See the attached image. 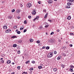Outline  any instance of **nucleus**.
I'll use <instances>...</instances> for the list:
<instances>
[{"instance_id": "nucleus-63", "label": "nucleus", "mask_w": 74, "mask_h": 74, "mask_svg": "<svg viewBox=\"0 0 74 74\" xmlns=\"http://www.w3.org/2000/svg\"><path fill=\"white\" fill-rule=\"evenodd\" d=\"M68 1H71V0H68Z\"/></svg>"}, {"instance_id": "nucleus-39", "label": "nucleus", "mask_w": 74, "mask_h": 74, "mask_svg": "<svg viewBox=\"0 0 74 74\" xmlns=\"http://www.w3.org/2000/svg\"><path fill=\"white\" fill-rule=\"evenodd\" d=\"M54 54H56L57 53V52L56 51H54Z\"/></svg>"}, {"instance_id": "nucleus-8", "label": "nucleus", "mask_w": 74, "mask_h": 74, "mask_svg": "<svg viewBox=\"0 0 74 74\" xmlns=\"http://www.w3.org/2000/svg\"><path fill=\"white\" fill-rule=\"evenodd\" d=\"M3 28L4 29H7V27L6 26V25H5L3 26Z\"/></svg>"}, {"instance_id": "nucleus-2", "label": "nucleus", "mask_w": 74, "mask_h": 74, "mask_svg": "<svg viewBox=\"0 0 74 74\" xmlns=\"http://www.w3.org/2000/svg\"><path fill=\"white\" fill-rule=\"evenodd\" d=\"M32 3H28L27 4V7L29 8H30V7H31L32 6Z\"/></svg>"}, {"instance_id": "nucleus-1", "label": "nucleus", "mask_w": 74, "mask_h": 74, "mask_svg": "<svg viewBox=\"0 0 74 74\" xmlns=\"http://www.w3.org/2000/svg\"><path fill=\"white\" fill-rule=\"evenodd\" d=\"M53 52L50 53L47 55L48 58H51L53 56Z\"/></svg>"}, {"instance_id": "nucleus-20", "label": "nucleus", "mask_w": 74, "mask_h": 74, "mask_svg": "<svg viewBox=\"0 0 74 74\" xmlns=\"http://www.w3.org/2000/svg\"><path fill=\"white\" fill-rule=\"evenodd\" d=\"M18 42L19 43H21L22 42V40H20V41H18Z\"/></svg>"}, {"instance_id": "nucleus-50", "label": "nucleus", "mask_w": 74, "mask_h": 74, "mask_svg": "<svg viewBox=\"0 0 74 74\" xmlns=\"http://www.w3.org/2000/svg\"><path fill=\"white\" fill-rule=\"evenodd\" d=\"M43 12H46V10H43Z\"/></svg>"}, {"instance_id": "nucleus-60", "label": "nucleus", "mask_w": 74, "mask_h": 74, "mask_svg": "<svg viewBox=\"0 0 74 74\" xmlns=\"http://www.w3.org/2000/svg\"><path fill=\"white\" fill-rule=\"evenodd\" d=\"M42 48L43 49H44V48H45V47H44V46H43Z\"/></svg>"}, {"instance_id": "nucleus-47", "label": "nucleus", "mask_w": 74, "mask_h": 74, "mask_svg": "<svg viewBox=\"0 0 74 74\" xmlns=\"http://www.w3.org/2000/svg\"><path fill=\"white\" fill-rule=\"evenodd\" d=\"M18 54H19L21 52L20 51H18Z\"/></svg>"}, {"instance_id": "nucleus-3", "label": "nucleus", "mask_w": 74, "mask_h": 74, "mask_svg": "<svg viewBox=\"0 0 74 74\" xmlns=\"http://www.w3.org/2000/svg\"><path fill=\"white\" fill-rule=\"evenodd\" d=\"M11 31V30L10 29H8L7 30H6L5 31V33H9V32H10Z\"/></svg>"}, {"instance_id": "nucleus-55", "label": "nucleus", "mask_w": 74, "mask_h": 74, "mask_svg": "<svg viewBox=\"0 0 74 74\" xmlns=\"http://www.w3.org/2000/svg\"><path fill=\"white\" fill-rule=\"evenodd\" d=\"M20 5H21V7H22L23 6V5H22V4H20Z\"/></svg>"}, {"instance_id": "nucleus-42", "label": "nucleus", "mask_w": 74, "mask_h": 74, "mask_svg": "<svg viewBox=\"0 0 74 74\" xmlns=\"http://www.w3.org/2000/svg\"><path fill=\"white\" fill-rule=\"evenodd\" d=\"M14 29H16V26L15 25H14Z\"/></svg>"}, {"instance_id": "nucleus-22", "label": "nucleus", "mask_w": 74, "mask_h": 74, "mask_svg": "<svg viewBox=\"0 0 74 74\" xmlns=\"http://www.w3.org/2000/svg\"><path fill=\"white\" fill-rule=\"evenodd\" d=\"M46 48L47 49H49V47L47 46L46 47Z\"/></svg>"}, {"instance_id": "nucleus-48", "label": "nucleus", "mask_w": 74, "mask_h": 74, "mask_svg": "<svg viewBox=\"0 0 74 74\" xmlns=\"http://www.w3.org/2000/svg\"><path fill=\"white\" fill-rule=\"evenodd\" d=\"M70 47H73V45L72 44L70 45Z\"/></svg>"}, {"instance_id": "nucleus-18", "label": "nucleus", "mask_w": 74, "mask_h": 74, "mask_svg": "<svg viewBox=\"0 0 74 74\" xmlns=\"http://www.w3.org/2000/svg\"><path fill=\"white\" fill-rule=\"evenodd\" d=\"M41 68H42V66H38V68L39 69H41Z\"/></svg>"}, {"instance_id": "nucleus-10", "label": "nucleus", "mask_w": 74, "mask_h": 74, "mask_svg": "<svg viewBox=\"0 0 74 74\" xmlns=\"http://www.w3.org/2000/svg\"><path fill=\"white\" fill-rule=\"evenodd\" d=\"M24 28V27H23V26H22V27H21L20 28V30H23V29Z\"/></svg>"}, {"instance_id": "nucleus-4", "label": "nucleus", "mask_w": 74, "mask_h": 74, "mask_svg": "<svg viewBox=\"0 0 74 74\" xmlns=\"http://www.w3.org/2000/svg\"><path fill=\"white\" fill-rule=\"evenodd\" d=\"M32 14L33 15H35V14H36V12L35 11H34L32 12Z\"/></svg>"}, {"instance_id": "nucleus-41", "label": "nucleus", "mask_w": 74, "mask_h": 74, "mask_svg": "<svg viewBox=\"0 0 74 74\" xmlns=\"http://www.w3.org/2000/svg\"><path fill=\"white\" fill-rule=\"evenodd\" d=\"M49 26V25H46V26H45V27H48V26Z\"/></svg>"}, {"instance_id": "nucleus-15", "label": "nucleus", "mask_w": 74, "mask_h": 74, "mask_svg": "<svg viewBox=\"0 0 74 74\" xmlns=\"http://www.w3.org/2000/svg\"><path fill=\"white\" fill-rule=\"evenodd\" d=\"M16 12L17 13H19V12H20V10H17Z\"/></svg>"}, {"instance_id": "nucleus-24", "label": "nucleus", "mask_w": 74, "mask_h": 74, "mask_svg": "<svg viewBox=\"0 0 74 74\" xmlns=\"http://www.w3.org/2000/svg\"><path fill=\"white\" fill-rule=\"evenodd\" d=\"M12 18V16H9L8 17V19H11Z\"/></svg>"}, {"instance_id": "nucleus-59", "label": "nucleus", "mask_w": 74, "mask_h": 74, "mask_svg": "<svg viewBox=\"0 0 74 74\" xmlns=\"http://www.w3.org/2000/svg\"><path fill=\"white\" fill-rule=\"evenodd\" d=\"M15 74V73L14 72H13L11 73V74Z\"/></svg>"}, {"instance_id": "nucleus-54", "label": "nucleus", "mask_w": 74, "mask_h": 74, "mask_svg": "<svg viewBox=\"0 0 74 74\" xmlns=\"http://www.w3.org/2000/svg\"><path fill=\"white\" fill-rule=\"evenodd\" d=\"M36 18H34V19L33 21H34H34H35V20H36Z\"/></svg>"}, {"instance_id": "nucleus-11", "label": "nucleus", "mask_w": 74, "mask_h": 74, "mask_svg": "<svg viewBox=\"0 0 74 74\" xmlns=\"http://www.w3.org/2000/svg\"><path fill=\"white\" fill-rule=\"evenodd\" d=\"M67 19H69V20H70L71 19V17L70 16H69L67 18Z\"/></svg>"}, {"instance_id": "nucleus-35", "label": "nucleus", "mask_w": 74, "mask_h": 74, "mask_svg": "<svg viewBox=\"0 0 74 74\" xmlns=\"http://www.w3.org/2000/svg\"><path fill=\"white\" fill-rule=\"evenodd\" d=\"M26 31H27V29H25L23 31V33H25V32H26Z\"/></svg>"}, {"instance_id": "nucleus-16", "label": "nucleus", "mask_w": 74, "mask_h": 74, "mask_svg": "<svg viewBox=\"0 0 74 74\" xmlns=\"http://www.w3.org/2000/svg\"><path fill=\"white\" fill-rule=\"evenodd\" d=\"M70 69L71 70V72H73V68L71 67Z\"/></svg>"}, {"instance_id": "nucleus-25", "label": "nucleus", "mask_w": 74, "mask_h": 74, "mask_svg": "<svg viewBox=\"0 0 74 74\" xmlns=\"http://www.w3.org/2000/svg\"><path fill=\"white\" fill-rule=\"evenodd\" d=\"M32 63L33 64L35 63V61L34 60H33L32 61Z\"/></svg>"}, {"instance_id": "nucleus-56", "label": "nucleus", "mask_w": 74, "mask_h": 74, "mask_svg": "<svg viewBox=\"0 0 74 74\" xmlns=\"http://www.w3.org/2000/svg\"><path fill=\"white\" fill-rule=\"evenodd\" d=\"M71 2H73L74 1V0H71Z\"/></svg>"}, {"instance_id": "nucleus-53", "label": "nucleus", "mask_w": 74, "mask_h": 74, "mask_svg": "<svg viewBox=\"0 0 74 74\" xmlns=\"http://www.w3.org/2000/svg\"><path fill=\"white\" fill-rule=\"evenodd\" d=\"M38 3L39 4H41V2H40V1H38Z\"/></svg>"}, {"instance_id": "nucleus-62", "label": "nucleus", "mask_w": 74, "mask_h": 74, "mask_svg": "<svg viewBox=\"0 0 74 74\" xmlns=\"http://www.w3.org/2000/svg\"><path fill=\"white\" fill-rule=\"evenodd\" d=\"M1 60H3V58H1Z\"/></svg>"}, {"instance_id": "nucleus-46", "label": "nucleus", "mask_w": 74, "mask_h": 74, "mask_svg": "<svg viewBox=\"0 0 74 74\" xmlns=\"http://www.w3.org/2000/svg\"><path fill=\"white\" fill-rule=\"evenodd\" d=\"M61 58H57V60H60V59Z\"/></svg>"}, {"instance_id": "nucleus-38", "label": "nucleus", "mask_w": 74, "mask_h": 74, "mask_svg": "<svg viewBox=\"0 0 74 74\" xmlns=\"http://www.w3.org/2000/svg\"><path fill=\"white\" fill-rule=\"evenodd\" d=\"M24 23H25V24H26V23H27V22H26V21H24Z\"/></svg>"}, {"instance_id": "nucleus-32", "label": "nucleus", "mask_w": 74, "mask_h": 74, "mask_svg": "<svg viewBox=\"0 0 74 74\" xmlns=\"http://www.w3.org/2000/svg\"><path fill=\"white\" fill-rule=\"evenodd\" d=\"M12 12H15V9H13L12 10Z\"/></svg>"}, {"instance_id": "nucleus-31", "label": "nucleus", "mask_w": 74, "mask_h": 74, "mask_svg": "<svg viewBox=\"0 0 74 74\" xmlns=\"http://www.w3.org/2000/svg\"><path fill=\"white\" fill-rule=\"evenodd\" d=\"M16 36H13L12 37V38H15V37H16Z\"/></svg>"}, {"instance_id": "nucleus-58", "label": "nucleus", "mask_w": 74, "mask_h": 74, "mask_svg": "<svg viewBox=\"0 0 74 74\" xmlns=\"http://www.w3.org/2000/svg\"><path fill=\"white\" fill-rule=\"evenodd\" d=\"M18 32V29H17L16 30V32H17V33Z\"/></svg>"}, {"instance_id": "nucleus-45", "label": "nucleus", "mask_w": 74, "mask_h": 74, "mask_svg": "<svg viewBox=\"0 0 74 74\" xmlns=\"http://www.w3.org/2000/svg\"><path fill=\"white\" fill-rule=\"evenodd\" d=\"M45 25H48V24L47 23H45Z\"/></svg>"}, {"instance_id": "nucleus-40", "label": "nucleus", "mask_w": 74, "mask_h": 74, "mask_svg": "<svg viewBox=\"0 0 74 74\" xmlns=\"http://www.w3.org/2000/svg\"><path fill=\"white\" fill-rule=\"evenodd\" d=\"M54 32H52L51 34H50L51 35H52V34H54Z\"/></svg>"}, {"instance_id": "nucleus-5", "label": "nucleus", "mask_w": 74, "mask_h": 74, "mask_svg": "<svg viewBox=\"0 0 74 74\" xmlns=\"http://www.w3.org/2000/svg\"><path fill=\"white\" fill-rule=\"evenodd\" d=\"M49 41L51 43H53V40L52 39H51Z\"/></svg>"}, {"instance_id": "nucleus-33", "label": "nucleus", "mask_w": 74, "mask_h": 74, "mask_svg": "<svg viewBox=\"0 0 74 74\" xmlns=\"http://www.w3.org/2000/svg\"><path fill=\"white\" fill-rule=\"evenodd\" d=\"M17 34H19L20 33H21V32H20L19 31H18L17 32Z\"/></svg>"}, {"instance_id": "nucleus-64", "label": "nucleus", "mask_w": 74, "mask_h": 74, "mask_svg": "<svg viewBox=\"0 0 74 74\" xmlns=\"http://www.w3.org/2000/svg\"><path fill=\"white\" fill-rule=\"evenodd\" d=\"M39 45L41 46V44H39Z\"/></svg>"}, {"instance_id": "nucleus-52", "label": "nucleus", "mask_w": 74, "mask_h": 74, "mask_svg": "<svg viewBox=\"0 0 74 74\" xmlns=\"http://www.w3.org/2000/svg\"><path fill=\"white\" fill-rule=\"evenodd\" d=\"M59 31H60V30L59 29H58L57 30V32H59Z\"/></svg>"}, {"instance_id": "nucleus-23", "label": "nucleus", "mask_w": 74, "mask_h": 74, "mask_svg": "<svg viewBox=\"0 0 74 74\" xmlns=\"http://www.w3.org/2000/svg\"><path fill=\"white\" fill-rule=\"evenodd\" d=\"M34 70V69L33 68H31L29 69V70Z\"/></svg>"}, {"instance_id": "nucleus-14", "label": "nucleus", "mask_w": 74, "mask_h": 74, "mask_svg": "<svg viewBox=\"0 0 74 74\" xmlns=\"http://www.w3.org/2000/svg\"><path fill=\"white\" fill-rule=\"evenodd\" d=\"M62 55L63 56H66V54L65 53H62Z\"/></svg>"}, {"instance_id": "nucleus-30", "label": "nucleus", "mask_w": 74, "mask_h": 74, "mask_svg": "<svg viewBox=\"0 0 74 74\" xmlns=\"http://www.w3.org/2000/svg\"><path fill=\"white\" fill-rule=\"evenodd\" d=\"M67 5H70L71 3H68Z\"/></svg>"}, {"instance_id": "nucleus-9", "label": "nucleus", "mask_w": 74, "mask_h": 74, "mask_svg": "<svg viewBox=\"0 0 74 74\" xmlns=\"http://www.w3.org/2000/svg\"><path fill=\"white\" fill-rule=\"evenodd\" d=\"M57 69H56V68H54L53 69V71L54 72L56 71H57Z\"/></svg>"}, {"instance_id": "nucleus-6", "label": "nucleus", "mask_w": 74, "mask_h": 74, "mask_svg": "<svg viewBox=\"0 0 74 74\" xmlns=\"http://www.w3.org/2000/svg\"><path fill=\"white\" fill-rule=\"evenodd\" d=\"M11 60H9L7 61V64H10V63H11Z\"/></svg>"}, {"instance_id": "nucleus-13", "label": "nucleus", "mask_w": 74, "mask_h": 74, "mask_svg": "<svg viewBox=\"0 0 74 74\" xmlns=\"http://www.w3.org/2000/svg\"><path fill=\"white\" fill-rule=\"evenodd\" d=\"M17 46V45H16V44H14L13 45V47H16Z\"/></svg>"}, {"instance_id": "nucleus-21", "label": "nucleus", "mask_w": 74, "mask_h": 74, "mask_svg": "<svg viewBox=\"0 0 74 74\" xmlns=\"http://www.w3.org/2000/svg\"><path fill=\"white\" fill-rule=\"evenodd\" d=\"M66 7L67 8H70L71 7L69 6H67Z\"/></svg>"}, {"instance_id": "nucleus-28", "label": "nucleus", "mask_w": 74, "mask_h": 74, "mask_svg": "<svg viewBox=\"0 0 74 74\" xmlns=\"http://www.w3.org/2000/svg\"><path fill=\"white\" fill-rule=\"evenodd\" d=\"M61 67H62L63 68H64V65L63 64H62L61 65Z\"/></svg>"}, {"instance_id": "nucleus-7", "label": "nucleus", "mask_w": 74, "mask_h": 74, "mask_svg": "<svg viewBox=\"0 0 74 74\" xmlns=\"http://www.w3.org/2000/svg\"><path fill=\"white\" fill-rule=\"evenodd\" d=\"M52 0H49L48 1V3L49 4H51V3H52Z\"/></svg>"}, {"instance_id": "nucleus-26", "label": "nucleus", "mask_w": 74, "mask_h": 74, "mask_svg": "<svg viewBox=\"0 0 74 74\" xmlns=\"http://www.w3.org/2000/svg\"><path fill=\"white\" fill-rule=\"evenodd\" d=\"M37 44H39V43H40V41L39 40L37 41Z\"/></svg>"}, {"instance_id": "nucleus-57", "label": "nucleus", "mask_w": 74, "mask_h": 74, "mask_svg": "<svg viewBox=\"0 0 74 74\" xmlns=\"http://www.w3.org/2000/svg\"><path fill=\"white\" fill-rule=\"evenodd\" d=\"M15 64V63L14 62H12V64Z\"/></svg>"}, {"instance_id": "nucleus-17", "label": "nucleus", "mask_w": 74, "mask_h": 74, "mask_svg": "<svg viewBox=\"0 0 74 74\" xmlns=\"http://www.w3.org/2000/svg\"><path fill=\"white\" fill-rule=\"evenodd\" d=\"M35 18H36V19L38 20L39 18V17L38 16H37Z\"/></svg>"}, {"instance_id": "nucleus-49", "label": "nucleus", "mask_w": 74, "mask_h": 74, "mask_svg": "<svg viewBox=\"0 0 74 74\" xmlns=\"http://www.w3.org/2000/svg\"><path fill=\"white\" fill-rule=\"evenodd\" d=\"M17 18L18 19H21V17L20 16H18Z\"/></svg>"}, {"instance_id": "nucleus-19", "label": "nucleus", "mask_w": 74, "mask_h": 74, "mask_svg": "<svg viewBox=\"0 0 74 74\" xmlns=\"http://www.w3.org/2000/svg\"><path fill=\"white\" fill-rule=\"evenodd\" d=\"M30 42H33V39L32 38L30 39Z\"/></svg>"}, {"instance_id": "nucleus-29", "label": "nucleus", "mask_w": 74, "mask_h": 74, "mask_svg": "<svg viewBox=\"0 0 74 74\" xmlns=\"http://www.w3.org/2000/svg\"><path fill=\"white\" fill-rule=\"evenodd\" d=\"M70 36H73V35H74V34L73 33H70Z\"/></svg>"}, {"instance_id": "nucleus-43", "label": "nucleus", "mask_w": 74, "mask_h": 74, "mask_svg": "<svg viewBox=\"0 0 74 74\" xmlns=\"http://www.w3.org/2000/svg\"><path fill=\"white\" fill-rule=\"evenodd\" d=\"M47 18V15H46L45 14L44 17V18Z\"/></svg>"}, {"instance_id": "nucleus-44", "label": "nucleus", "mask_w": 74, "mask_h": 74, "mask_svg": "<svg viewBox=\"0 0 74 74\" xmlns=\"http://www.w3.org/2000/svg\"><path fill=\"white\" fill-rule=\"evenodd\" d=\"M1 62L2 63H4V60H2Z\"/></svg>"}, {"instance_id": "nucleus-27", "label": "nucleus", "mask_w": 74, "mask_h": 74, "mask_svg": "<svg viewBox=\"0 0 74 74\" xmlns=\"http://www.w3.org/2000/svg\"><path fill=\"white\" fill-rule=\"evenodd\" d=\"M22 74H27V72H24L22 73Z\"/></svg>"}, {"instance_id": "nucleus-51", "label": "nucleus", "mask_w": 74, "mask_h": 74, "mask_svg": "<svg viewBox=\"0 0 74 74\" xmlns=\"http://www.w3.org/2000/svg\"><path fill=\"white\" fill-rule=\"evenodd\" d=\"M58 58H61H61H62V57H61V56H59Z\"/></svg>"}, {"instance_id": "nucleus-12", "label": "nucleus", "mask_w": 74, "mask_h": 74, "mask_svg": "<svg viewBox=\"0 0 74 74\" xmlns=\"http://www.w3.org/2000/svg\"><path fill=\"white\" fill-rule=\"evenodd\" d=\"M29 62H30V60L27 61L25 62V64H27L28 63H29Z\"/></svg>"}, {"instance_id": "nucleus-34", "label": "nucleus", "mask_w": 74, "mask_h": 74, "mask_svg": "<svg viewBox=\"0 0 74 74\" xmlns=\"http://www.w3.org/2000/svg\"><path fill=\"white\" fill-rule=\"evenodd\" d=\"M48 21H49V22H52V20L50 19L48 20Z\"/></svg>"}, {"instance_id": "nucleus-36", "label": "nucleus", "mask_w": 74, "mask_h": 74, "mask_svg": "<svg viewBox=\"0 0 74 74\" xmlns=\"http://www.w3.org/2000/svg\"><path fill=\"white\" fill-rule=\"evenodd\" d=\"M21 68V66H18L17 67V69H20V68Z\"/></svg>"}, {"instance_id": "nucleus-61", "label": "nucleus", "mask_w": 74, "mask_h": 74, "mask_svg": "<svg viewBox=\"0 0 74 74\" xmlns=\"http://www.w3.org/2000/svg\"><path fill=\"white\" fill-rule=\"evenodd\" d=\"M48 14V13H47L46 14V15H47Z\"/></svg>"}, {"instance_id": "nucleus-37", "label": "nucleus", "mask_w": 74, "mask_h": 74, "mask_svg": "<svg viewBox=\"0 0 74 74\" xmlns=\"http://www.w3.org/2000/svg\"><path fill=\"white\" fill-rule=\"evenodd\" d=\"M28 18H29V19H30V18H32V17L30 16H28Z\"/></svg>"}]
</instances>
